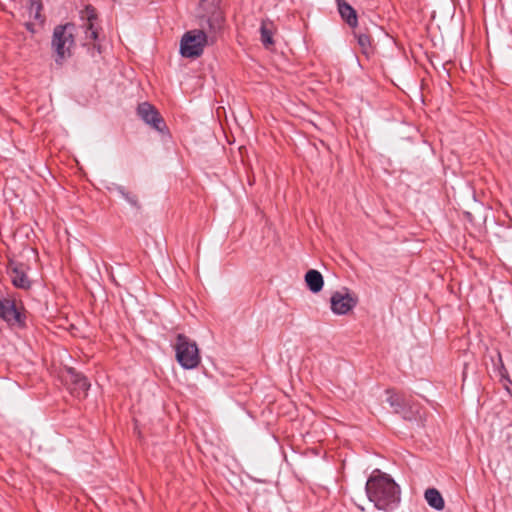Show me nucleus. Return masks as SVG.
<instances>
[{
    "mask_svg": "<svg viewBox=\"0 0 512 512\" xmlns=\"http://www.w3.org/2000/svg\"><path fill=\"white\" fill-rule=\"evenodd\" d=\"M425 500L430 507L441 511L444 509L445 502L440 492L435 488H428L424 494Z\"/></svg>",
    "mask_w": 512,
    "mask_h": 512,
    "instance_id": "ddd939ff",
    "label": "nucleus"
},
{
    "mask_svg": "<svg viewBox=\"0 0 512 512\" xmlns=\"http://www.w3.org/2000/svg\"><path fill=\"white\" fill-rule=\"evenodd\" d=\"M137 113L139 117L153 129L164 132L166 124L157 109L148 102H143L138 105Z\"/></svg>",
    "mask_w": 512,
    "mask_h": 512,
    "instance_id": "0eeeda50",
    "label": "nucleus"
},
{
    "mask_svg": "<svg viewBox=\"0 0 512 512\" xmlns=\"http://www.w3.org/2000/svg\"><path fill=\"white\" fill-rule=\"evenodd\" d=\"M365 489L369 500L379 510L390 511L397 506L400 500L397 484L386 474L372 475L368 479Z\"/></svg>",
    "mask_w": 512,
    "mask_h": 512,
    "instance_id": "f03ea898",
    "label": "nucleus"
},
{
    "mask_svg": "<svg viewBox=\"0 0 512 512\" xmlns=\"http://www.w3.org/2000/svg\"><path fill=\"white\" fill-rule=\"evenodd\" d=\"M64 381L70 393L76 398H84L90 388V382L74 368H66Z\"/></svg>",
    "mask_w": 512,
    "mask_h": 512,
    "instance_id": "39448f33",
    "label": "nucleus"
},
{
    "mask_svg": "<svg viewBox=\"0 0 512 512\" xmlns=\"http://www.w3.org/2000/svg\"><path fill=\"white\" fill-rule=\"evenodd\" d=\"M28 266L24 263L10 260L7 265V273L11 279L12 284L20 289H29L31 280L27 276Z\"/></svg>",
    "mask_w": 512,
    "mask_h": 512,
    "instance_id": "6e6552de",
    "label": "nucleus"
},
{
    "mask_svg": "<svg viewBox=\"0 0 512 512\" xmlns=\"http://www.w3.org/2000/svg\"><path fill=\"white\" fill-rule=\"evenodd\" d=\"M122 196L133 206L138 205L137 197L135 195H132L128 192H125L123 190H120Z\"/></svg>",
    "mask_w": 512,
    "mask_h": 512,
    "instance_id": "a211bd4d",
    "label": "nucleus"
},
{
    "mask_svg": "<svg viewBox=\"0 0 512 512\" xmlns=\"http://www.w3.org/2000/svg\"><path fill=\"white\" fill-rule=\"evenodd\" d=\"M387 394L389 395L388 398H387V402L389 403V405L394 409V411L396 413H402L403 414V417L405 419H412L413 416L412 415H409L408 413H406L404 411V402L402 400V398L400 396H398L397 394L391 392V391H387Z\"/></svg>",
    "mask_w": 512,
    "mask_h": 512,
    "instance_id": "4468645a",
    "label": "nucleus"
},
{
    "mask_svg": "<svg viewBox=\"0 0 512 512\" xmlns=\"http://www.w3.org/2000/svg\"><path fill=\"white\" fill-rule=\"evenodd\" d=\"M26 27L28 30H30L31 32H34V30L32 29V24L31 23H27L26 24Z\"/></svg>",
    "mask_w": 512,
    "mask_h": 512,
    "instance_id": "6ab92c4d",
    "label": "nucleus"
},
{
    "mask_svg": "<svg viewBox=\"0 0 512 512\" xmlns=\"http://www.w3.org/2000/svg\"><path fill=\"white\" fill-rule=\"evenodd\" d=\"M358 303L357 297L347 288L336 291L330 298L331 310L336 315L348 314Z\"/></svg>",
    "mask_w": 512,
    "mask_h": 512,
    "instance_id": "423d86ee",
    "label": "nucleus"
},
{
    "mask_svg": "<svg viewBox=\"0 0 512 512\" xmlns=\"http://www.w3.org/2000/svg\"><path fill=\"white\" fill-rule=\"evenodd\" d=\"M76 27L72 23L60 24L53 29L51 48L55 62L62 65L72 56L75 47Z\"/></svg>",
    "mask_w": 512,
    "mask_h": 512,
    "instance_id": "7ed1b4c3",
    "label": "nucleus"
},
{
    "mask_svg": "<svg viewBox=\"0 0 512 512\" xmlns=\"http://www.w3.org/2000/svg\"><path fill=\"white\" fill-rule=\"evenodd\" d=\"M197 19L199 28L185 32L180 41V54L185 58L200 57L216 41L225 22L219 0H201Z\"/></svg>",
    "mask_w": 512,
    "mask_h": 512,
    "instance_id": "f257e3e1",
    "label": "nucleus"
},
{
    "mask_svg": "<svg viewBox=\"0 0 512 512\" xmlns=\"http://www.w3.org/2000/svg\"><path fill=\"white\" fill-rule=\"evenodd\" d=\"M357 38H358V43L362 47L363 50H367L368 48H370L371 40H370V36L369 35L359 34L357 36Z\"/></svg>",
    "mask_w": 512,
    "mask_h": 512,
    "instance_id": "f3484780",
    "label": "nucleus"
},
{
    "mask_svg": "<svg viewBox=\"0 0 512 512\" xmlns=\"http://www.w3.org/2000/svg\"><path fill=\"white\" fill-rule=\"evenodd\" d=\"M42 9L41 0H29V15L40 24H43L45 21V17L41 13Z\"/></svg>",
    "mask_w": 512,
    "mask_h": 512,
    "instance_id": "dca6fc26",
    "label": "nucleus"
},
{
    "mask_svg": "<svg viewBox=\"0 0 512 512\" xmlns=\"http://www.w3.org/2000/svg\"><path fill=\"white\" fill-rule=\"evenodd\" d=\"M338 5V11L342 17L343 20L346 21V23L350 27H355L357 25V14L355 9L348 4L345 0H336Z\"/></svg>",
    "mask_w": 512,
    "mask_h": 512,
    "instance_id": "f8f14e48",
    "label": "nucleus"
},
{
    "mask_svg": "<svg viewBox=\"0 0 512 512\" xmlns=\"http://www.w3.org/2000/svg\"><path fill=\"white\" fill-rule=\"evenodd\" d=\"M82 18L86 19V22L84 24L86 29V38L96 40L98 38V30L95 27V21L97 19L95 9L91 6H87L82 13Z\"/></svg>",
    "mask_w": 512,
    "mask_h": 512,
    "instance_id": "9d476101",
    "label": "nucleus"
},
{
    "mask_svg": "<svg viewBox=\"0 0 512 512\" xmlns=\"http://www.w3.org/2000/svg\"><path fill=\"white\" fill-rule=\"evenodd\" d=\"M174 349L176 360L182 368L194 369L200 364L201 357L196 342L184 334L177 335Z\"/></svg>",
    "mask_w": 512,
    "mask_h": 512,
    "instance_id": "20e7f679",
    "label": "nucleus"
},
{
    "mask_svg": "<svg viewBox=\"0 0 512 512\" xmlns=\"http://www.w3.org/2000/svg\"><path fill=\"white\" fill-rule=\"evenodd\" d=\"M261 34V42L266 47L269 48L274 44L273 41V24L268 21H262L260 27Z\"/></svg>",
    "mask_w": 512,
    "mask_h": 512,
    "instance_id": "2eb2a0df",
    "label": "nucleus"
},
{
    "mask_svg": "<svg viewBox=\"0 0 512 512\" xmlns=\"http://www.w3.org/2000/svg\"><path fill=\"white\" fill-rule=\"evenodd\" d=\"M0 318L12 324L19 322L20 319L15 303L2 295H0Z\"/></svg>",
    "mask_w": 512,
    "mask_h": 512,
    "instance_id": "1a4fd4ad",
    "label": "nucleus"
},
{
    "mask_svg": "<svg viewBox=\"0 0 512 512\" xmlns=\"http://www.w3.org/2000/svg\"><path fill=\"white\" fill-rule=\"evenodd\" d=\"M304 279L308 289L312 293H318L322 290L324 285V279L322 274L318 270H308L305 274Z\"/></svg>",
    "mask_w": 512,
    "mask_h": 512,
    "instance_id": "9b49d317",
    "label": "nucleus"
}]
</instances>
